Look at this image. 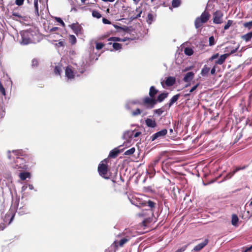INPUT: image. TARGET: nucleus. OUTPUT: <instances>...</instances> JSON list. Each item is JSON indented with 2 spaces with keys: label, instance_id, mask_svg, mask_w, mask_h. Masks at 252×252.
I'll use <instances>...</instances> for the list:
<instances>
[{
  "label": "nucleus",
  "instance_id": "obj_19",
  "mask_svg": "<svg viewBox=\"0 0 252 252\" xmlns=\"http://www.w3.org/2000/svg\"><path fill=\"white\" fill-rule=\"evenodd\" d=\"M168 93H163L159 94L158 95L157 98L156 99V103H157V102H161L163 101V100L164 99H165L168 96Z\"/></svg>",
  "mask_w": 252,
  "mask_h": 252
},
{
  "label": "nucleus",
  "instance_id": "obj_47",
  "mask_svg": "<svg viewBox=\"0 0 252 252\" xmlns=\"http://www.w3.org/2000/svg\"><path fill=\"white\" fill-rule=\"evenodd\" d=\"M55 19L56 20L57 22L60 23L62 26L63 27H65V24L63 22V21L62 20L61 18H59V17H56L55 18Z\"/></svg>",
  "mask_w": 252,
  "mask_h": 252
},
{
  "label": "nucleus",
  "instance_id": "obj_32",
  "mask_svg": "<svg viewBox=\"0 0 252 252\" xmlns=\"http://www.w3.org/2000/svg\"><path fill=\"white\" fill-rule=\"evenodd\" d=\"M135 151V148L133 147V148H131L130 149L126 151L125 152L124 154H125V155H126V156H130V155L133 154L134 153Z\"/></svg>",
  "mask_w": 252,
  "mask_h": 252
},
{
  "label": "nucleus",
  "instance_id": "obj_42",
  "mask_svg": "<svg viewBox=\"0 0 252 252\" xmlns=\"http://www.w3.org/2000/svg\"><path fill=\"white\" fill-rule=\"evenodd\" d=\"M215 44V39L213 36H211L209 38V45L210 46L214 45Z\"/></svg>",
  "mask_w": 252,
  "mask_h": 252
},
{
  "label": "nucleus",
  "instance_id": "obj_4",
  "mask_svg": "<svg viewBox=\"0 0 252 252\" xmlns=\"http://www.w3.org/2000/svg\"><path fill=\"white\" fill-rule=\"evenodd\" d=\"M108 160L105 159L102 160L98 165L97 171L99 174L104 178H109L108 175V168L107 165Z\"/></svg>",
  "mask_w": 252,
  "mask_h": 252
},
{
  "label": "nucleus",
  "instance_id": "obj_61",
  "mask_svg": "<svg viewBox=\"0 0 252 252\" xmlns=\"http://www.w3.org/2000/svg\"><path fill=\"white\" fill-rule=\"evenodd\" d=\"M4 202V199L2 195L0 194V204H3Z\"/></svg>",
  "mask_w": 252,
  "mask_h": 252
},
{
  "label": "nucleus",
  "instance_id": "obj_59",
  "mask_svg": "<svg viewBox=\"0 0 252 252\" xmlns=\"http://www.w3.org/2000/svg\"><path fill=\"white\" fill-rule=\"evenodd\" d=\"M215 71H216V66H214L211 70V74L212 75L214 74L215 73Z\"/></svg>",
  "mask_w": 252,
  "mask_h": 252
},
{
  "label": "nucleus",
  "instance_id": "obj_1",
  "mask_svg": "<svg viewBox=\"0 0 252 252\" xmlns=\"http://www.w3.org/2000/svg\"><path fill=\"white\" fill-rule=\"evenodd\" d=\"M32 158L29 155H24L22 157H17L13 167L19 171L26 170L28 168V163L31 161Z\"/></svg>",
  "mask_w": 252,
  "mask_h": 252
},
{
  "label": "nucleus",
  "instance_id": "obj_16",
  "mask_svg": "<svg viewBox=\"0 0 252 252\" xmlns=\"http://www.w3.org/2000/svg\"><path fill=\"white\" fill-rule=\"evenodd\" d=\"M194 75L192 72L187 73L183 78V81L185 82H190L193 79Z\"/></svg>",
  "mask_w": 252,
  "mask_h": 252
},
{
  "label": "nucleus",
  "instance_id": "obj_36",
  "mask_svg": "<svg viewBox=\"0 0 252 252\" xmlns=\"http://www.w3.org/2000/svg\"><path fill=\"white\" fill-rule=\"evenodd\" d=\"M92 15L94 17L96 18H100L101 17V14L96 10H93L92 12Z\"/></svg>",
  "mask_w": 252,
  "mask_h": 252
},
{
  "label": "nucleus",
  "instance_id": "obj_50",
  "mask_svg": "<svg viewBox=\"0 0 252 252\" xmlns=\"http://www.w3.org/2000/svg\"><path fill=\"white\" fill-rule=\"evenodd\" d=\"M12 16L16 17L18 18H22V15L19 13L17 12H13Z\"/></svg>",
  "mask_w": 252,
  "mask_h": 252
},
{
  "label": "nucleus",
  "instance_id": "obj_24",
  "mask_svg": "<svg viewBox=\"0 0 252 252\" xmlns=\"http://www.w3.org/2000/svg\"><path fill=\"white\" fill-rule=\"evenodd\" d=\"M210 71V68L206 65H205L201 70V74L203 76H205L208 75Z\"/></svg>",
  "mask_w": 252,
  "mask_h": 252
},
{
  "label": "nucleus",
  "instance_id": "obj_30",
  "mask_svg": "<svg viewBox=\"0 0 252 252\" xmlns=\"http://www.w3.org/2000/svg\"><path fill=\"white\" fill-rule=\"evenodd\" d=\"M154 21V15L152 13H149L147 16V22L151 24Z\"/></svg>",
  "mask_w": 252,
  "mask_h": 252
},
{
  "label": "nucleus",
  "instance_id": "obj_28",
  "mask_svg": "<svg viewBox=\"0 0 252 252\" xmlns=\"http://www.w3.org/2000/svg\"><path fill=\"white\" fill-rule=\"evenodd\" d=\"M69 42L72 44L74 45L76 43L77 40L76 37L74 35H70L69 36Z\"/></svg>",
  "mask_w": 252,
  "mask_h": 252
},
{
  "label": "nucleus",
  "instance_id": "obj_44",
  "mask_svg": "<svg viewBox=\"0 0 252 252\" xmlns=\"http://www.w3.org/2000/svg\"><path fill=\"white\" fill-rule=\"evenodd\" d=\"M104 44L100 42H97L96 44L95 47L97 50H100L104 47Z\"/></svg>",
  "mask_w": 252,
  "mask_h": 252
},
{
  "label": "nucleus",
  "instance_id": "obj_12",
  "mask_svg": "<svg viewBox=\"0 0 252 252\" xmlns=\"http://www.w3.org/2000/svg\"><path fill=\"white\" fill-rule=\"evenodd\" d=\"M65 73L66 76L68 79H73L74 78V74L73 70L72 69V67L70 66H68L66 67L65 70Z\"/></svg>",
  "mask_w": 252,
  "mask_h": 252
},
{
  "label": "nucleus",
  "instance_id": "obj_14",
  "mask_svg": "<svg viewBox=\"0 0 252 252\" xmlns=\"http://www.w3.org/2000/svg\"><path fill=\"white\" fill-rule=\"evenodd\" d=\"M208 239H205L204 241L195 246L193 250L195 251H199L202 250L208 243Z\"/></svg>",
  "mask_w": 252,
  "mask_h": 252
},
{
  "label": "nucleus",
  "instance_id": "obj_35",
  "mask_svg": "<svg viewBox=\"0 0 252 252\" xmlns=\"http://www.w3.org/2000/svg\"><path fill=\"white\" fill-rule=\"evenodd\" d=\"M122 45L118 43H113V47L115 50H119L122 48Z\"/></svg>",
  "mask_w": 252,
  "mask_h": 252
},
{
  "label": "nucleus",
  "instance_id": "obj_49",
  "mask_svg": "<svg viewBox=\"0 0 252 252\" xmlns=\"http://www.w3.org/2000/svg\"><path fill=\"white\" fill-rule=\"evenodd\" d=\"M136 11L138 12V14L136 16H135V17L132 18L133 19H137V18L140 17L141 16V13L142 12V10H139V8H137L136 9Z\"/></svg>",
  "mask_w": 252,
  "mask_h": 252
},
{
  "label": "nucleus",
  "instance_id": "obj_2",
  "mask_svg": "<svg viewBox=\"0 0 252 252\" xmlns=\"http://www.w3.org/2000/svg\"><path fill=\"white\" fill-rule=\"evenodd\" d=\"M21 35V43L23 45H27L30 43L35 42L34 36L36 35V33L32 30H25L21 31L20 32Z\"/></svg>",
  "mask_w": 252,
  "mask_h": 252
},
{
  "label": "nucleus",
  "instance_id": "obj_23",
  "mask_svg": "<svg viewBox=\"0 0 252 252\" xmlns=\"http://www.w3.org/2000/svg\"><path fill=\"white\" fill-rule=\"evenodd\" d=\"M30 177V173L29 172H22L19 174V177L22 181L25 180L27 178Z\"/></svg>",
  "mask_w": 252,
  "mask_h": 252
},
{
  "label": "nucleus",
  "instance_id": "obj_48",
  "mask_svg": "<svg viewBox=\"0 0 252 252\" xmlns=\"http://www.w3.org/2000/svg\"><path fill=\"white\" fill-rule=\"evenodd\" d=\"M219 56V53H216L214 55H213L210 58H209V61H212L213 60H215V59H216L217 58H218Z\"/></svg>",
  "mask_w": 252,
  "mask_h": 252
},
{
  "label": "nucleus",
  "instance_id": "obj_29",
  "mask_svg": "<svg viewBox=\"0 0 252 252\" xmlns=\"http://www.w3.org/2000/svg\"><path fill=\"white\" fill-rule=\"evenodd\" d=\"M108 40L113 41H126V39H121L118 37H112L109 38Z\"/></svg>",
  "mask_w": 252,
  "mask_h": 252
},
{
  "label": "nucleus",
  "instance_id": "obj_17",
  "mask_svg": "<svg viewBox=\"0 0 252 252\" xmlns=\"http://www.w3.org/2000/svg\"><path fill=\"white\" fill-rule=\"evenodd\" d=\"M145 123L147 126L150 127L154 128L157 126L155 120L149 118H148L145 120Z\"/></svg>",
  "mask_w": 252,
  "mask_h": 252
},
{
  "label": "nucleus",
  "instance_id": "obj_53",
  "mask_svg": "<svg viewBox=\"0 0 252 252\" xmlns=\"http://www.w3.org/2000/svg\"><path fill=\"white\" fill-rule=\"evenodd\" d=\"M199 84H197L196 85L194 86L190 90H189V93H192L193 92H194L196 89L199 86Z\"/></svg>",
  "mask_w": 252,
  "mask_h": 252
},
{
  "label": "nucleus",
  "instance_id": "obj_52",
  "mask_svg": "<svg viewBox=\"0 0 252 252\" xmlns=\"http://www.w3.org/2000/svg\"><path fill=\"white\" fill-rule=\"evenodd\" d=\"M23 2H24V0H15V3L18 6L22 5L23 4Z\"/></svg>",
  "mask_w": 252,
  "mask_h": 252
},
{
  "label": "nucleus",
  "instance_id": "obj_9",
  "mask_svg": "<svg viewBox=\"0 0 252 252\" xmlns=\"http://www.w3.org/2000/svg\"><path fill=\"white\" fill-rule=\"evenodd\" d=\"M69 26L76 35L81 33L82 27L78 23H73Z\"/></svg>",
  "mask_w": 252,
  "mask_h": 252
},
{
  "label": "nucleus",
  "instance_id": "obj_62",
  "mask_svg": "<svg viewBox=\"0 0 252 252\" xmlns=\"http://www.w3.org/2000/svg\"><path fill=\"white\" fill-rule=\"evenodd\" d=\"M137 215L139 217H141L144 216V215L143 213H139L137 214Z\"/></svg>",
  "mask_w": 252,
  "mask_h": 252
},
{
  "label": "nucleus",
  "instance_id": "obj_3",
  "mask_svg": "<svg viewBox=\"0 0 252 252\" xmlns=\"http://www.w3.org/2000/svg\"><path fill=\"white\" fill-rule=\"evenodd\" d=\"M211 15L209 12L206 10L203 11L199 17H197L194 21V26L196 29H198L206 23L210 18Z\"/></svg>",
  "mask_w": 252,
  "mask_h": 252
},
{
  "label": "nucleus",
  "instance_id": "obj_38",
  "mask_svg": "<svg viewBox=\"0 0 252 252\" xmlns=\"http://www.w3.org/2000/svg\"><path fill=\"white\" fill-rule=\"evenodd\" d=\"M141 112H142V111L140 109L137 108L135 110L131 112V114L133 116H136L139 115H140Z\"/></svg>",
  "mask_w": 252,
  "mask_h": 252
},
{
  "label": "nucleus",
  "instance_id": "obj_56",
  "mask_svg": "<svg viewBox=\"0 0 252 252\" xmlns=\"http://www.w3.org/2000/svg\"><path fill=\"white\" fill-rule=\"evenodd\" d=\"M239 48V46L237 47V48H235L234 49H233L232 50H231V51L229 53H227L228 54H229V56L231 54H233L234 53H235L237 51V50Z\"/></svg>",
  "mask_w": 252,
  "mask_h": 252
},
{
  "label": "nucleus",
  "instance_id": "obj_22",
  "mask_svg": "<svg viewBox=\"0 0 252 252\" xmlns=\"http://www.w3.org/2000/svg\"><path fill=\"white\" fill-rule=\"evenodd\" d=\"M252 38V32L242 36V39L246 42L250 41Z\"/></svg>",
  "mask_w": 252,
  "mask_h": 252
},
{
  "label": "nucleus",
  "instance_id": "obj_27",
  "mask_svg": "<svg viewBox=\"0 0 252 252\" xmlns=\"http://www.w3.org/2000/svg\"><path fill=\"white\" fill-rule=\"evenodd\" d=\"M184 53L186 55L191 56L193 54V51L191 48L186 47L185 48Z\"/></svg>",
  "mask_w": 252,
  "mask_h": 252
},
{
  "label": "nucleus",
  "instance_id": "obj_46",
  "mask_svg": "<svg viewBox=\"0 0 252 252\" xmlns=\"http://www.w3.org/2000/svg\"><path fill=\"white\" fill-rule=\"evenodd\" d=\"M164 111L161 109H158L154 110V113L158 114V115H161Z\"/></svg>",
  "mask_w": 252,
  "mask_h": 252
},
{
  "label": "nucleus",
  "instance_id": "obj_10",
  "mask_svg": "<svg viewBox=\"0 0 252 252\" xmlns=\"http://www.w3.org/2000/svg\"><path fill=\"white\" fill-rule=\"evenodd\" d=\"M167 133V130L166 129H163L157 132V133L153 134L152 136V140L154 141L157 138L163 137L165 136Z\"/></svg>",
  "mask_w": 252,
  "mask_h": 252
},
{
  "label": "nucleus",
  "instance_id": "obj_20",
  "mask_svg": "<svg viewBox=\"0 0 252 252\" xmlns=\"http://www.w3.org/2000/svg\"><path fill=\"white\" fill-rule=\"evenodd\" d=\"M119 153L120 151L119 150L117 149H113L110 151L109 155V157L112 158H115L118 156Z\"/></svg>",
  "mask_w": 252,
  "mask_h": 252
},
{
  "label": "nucleus",
  "instance_id": "obj_58",
  "mask_svg": "<svg viewBox=\"0 0 252 252\" xmlns=\"http://www.w3.org/2000/svg\"><path fill=\"white\" fill-rule=\"evenodd\" d=\"M131 103L132 104H141V103H140V102H139V100H138L132 101L131 102Z\"/></svg>",
  "mask_w": 252,
  "mask_h": 252
},
{
  "label": "nucleus",
  "instance_id": "obj_11",
  "mask_svg": "<svg viewBox=\"0 0 252 252\" xmlns=\"http://www.w3.org/2000/svg\"><path fill=\"white\" fill-rule=\"evenodd\" d=\"M246 168V166H243L242 167H236L235 169H234L232 171L228 173L224 177V180L229 179L231 178L238 171L240 170H243Z\"/></svg>",
  "mask_w": 252,
  "mask_h": 252
},
{
  "label": "nucleus",
  "instance_id": "obj_18",
  "mask_svg": "<svg viewBox=\"0 0 252 252\" xmlns=\"http://www.w3.org/2000/svg\"><path fill=\"white\" fill-rule=\"evenodd\" d=\"M158 92V90H157L155 86H151L150 88L149 95L151 97L155 98L156 95Z\"/></svg>",
  "mask_w": 252,
  "mask_h": 252
},
{
  "label": "nucleus",
  "instance_id": "obj_37",
  "mask_svg": "<svg viewBox=\"0 0 252 252\" xmlns=\"http://www.w3.org/2000/svg\"><path fill=\"white\" fill-rule=\"evenodd\" d=\"M39 65V61L37 59H33L32 61V65L33 67H37Z\"/></svg>",
  "mask_w": 252,
  "mask_h": 252
},
{
  "label": "nucleus",
  "instance_id": "obj_51",
  "mask_svg": "<svg viewBox=\"0 0 252 252\" xmlns=\"http://www.w3.org/2000/svg\"><path fill=\"white\" fill-rule=\"evenodd\" d=\"M56 45L58 47H63L64 46V42L63 41H60L58 43H56Z\"/></svg>",
  "mask_w": 252,
  "mask_h": 252
},
{
  "label": "nucleus",
  "instance_id": "obj_55",
  "mask_svg": "<svg viewBox=\"0 0 252 252\" xmlns=\"http://www.w3.org/2000/svg\"><path fill=\"white\" fill-rule=\"evenodd\" d=\"M141 134V132H139V131H137V132H133V137H137L138 136H139L140 134Z\"/></svg>",
  "mask_w": 252,
  "mask_h": 252
},
{
  "label": "nucleus",
  "instance_id": "obj_25",
  "mask_svg": "<svg viewBox=\"0 0 252 252\" xmlns=\"http://www.w3.org/2000/svg\"><path fill=\"white\" fill-rule=\"evenodd\" d=\"M239 219L238 216L235 215L233 214L232 216V220H231V223L234 226L237 225V223L238 222Z\"/></svg>",
  "mask_w": 252,
  "mask_h": 252
},
{
  "label": "nucleus",
  "instance_id": "obj_54",
  "mask_svg": "<svg viewBox=\"0 0 252 252\" xmlns=\"http://www.w3.org/2000/svg\"><path fill=\"white\" fill-rule=\"evenodd\" d=\"M102 22L105 24H111V22L105 18H103L102 19Z\"/></svg>",
  "mask_w": 252,
  "mask_h": 252
},
{
  "label": "nucleus",
  "instance_id": "obj_34",
  "mask_svg": "<svg viewBox=\"0 0 252 252\" xmlns=\"http://www.w3.org/2000/svg\"><path fill=\"white\" fill-rule=\"evenodd\" d=\"M38 0H34V7L35 8V13L37 16H39Z\"/></svg>",
  "mask_w": 252,
  "mask_h": 252
},
{
  "label": "nucleus",
  "instance_id": "obj_57",
  "mask_svg": "<svg viewBox=\"0 0 252 252\" xmlns=\"http://www.w3.org/2000/svg\"><path fill=\"white\" fill-rule=\"evenodd\" d=\"M20 211L19 212V214H23L26 213V210H25V208H23V207L22 208H20L19 209Z\"/></svg>",
  "mask_w": 252,
  "mask_h": 252
},
{
  "label": "nucleus",
  "instance_id": "obj_8",
  "mask_svg": "<svg viewBox=\"0 0 252 252\" xmlns=\"http://www.w3.org/2000/svg\"><path fill=\"white\" fill-rule=\"evenodd\" d=\"M129 241V239L126 238H124L120 241L116 240L112 244V246L115 249H117L119 247H122L124 244L126 243Z\"/></svg>",
  "mask_w": 252,
  "mask_h": 252
},
{
  "label": "nucleus",
  "instance_id": "obj_39",
  "mask_svg": "<svg viewBox=\"0 0 252 252\" xmlns=\"http://www.w3.org/2000/svg\"><path fill=\"white\" fill-rule=\"evenodd\" d=\"M151 221H152L151 219H150V218H146L142 221V224L143 226H146L148 224H149V223H150L151 222Z\"/></svg>",
  "mask_w": 252,
  "mask_h": 252
},
{
  "label": "nucleus",
  "instance_id": "obj_64",
  "mask_svg": "<svg viewBox=\"0 0 252 252\" xmlns=\"http://www.w3.org/2000/svg\"><path fill=\"white\" fill-rule=\"evenodd\" d=\"M251 249H252V247H250V248H247L245 250L243 251L242 252H247L248 251L251 250Z\"/></svg>",
  "mask_w": 252,
  "mask_h": 252
},
{
  "label": "nucleus",
  "instance_id": "obj_21",
  "mask_svg": "<svg viewBox=\"0 0 252 252\" xmlns=\"http://www.w3.org/2000/svg\"><path fill=\"white\" fill-rule=\"evenodd\" d=\"M180 95V94H177L174 95L171 98V99L170 100V101L168 103L169 107H171L173 104V103H174L175 102H176L178 100V99L179 98Z\"/></svg>",
  "mask_w": 252,
  "mask_h": 252
},
{
  "label": "nucleus",
  "instance_id": "obj_31",
  "mask_svg": "<svg viewBox=\"0 0 252 252\" xmlns=\"http://www.w3.org/2000/svg\"><path fill=\"white\" fill-rule=\"evenodd\" d=\"M243 26L247 28L249 30L252 29V20L248 22H245L243 24Z\"/></svg>",
  "mask_w": 252,
  "mask_h": 252
},
{
  "label": "nucleus",
  "instance_id": "obj_43",
  "mask_svg": "<svg viewBox=\"0 0 252 252\" xmlns=\"http://www.w3.org/2000/svg\"><path fill=\"white\" fill-rule=\"evenodd\" d=\"M188 247V245H185L182 247L181 248L177 250L175 252H184L186 251Z\"/></svg>",
  "mask_w": 252,
  "mask_h": 252
},
{
  "label": "nucleus",
  "instance_id": "obj_60",
  "mask_svg": "<svg viewBox=\"0 0 252 252\" xmlns=\"http://www.w3.org/2000/svg\"><path fill=\"white\" fill-rule=\"evenodd\" d=\"M59 29V28L58 27H53L52 28V29H51L50 30V32H55L56 31H57Z\"/></svg>",
  "mask_w": 252,
  "mask_h": 252
},
{
  "label": "nucleus",
  "instance_id": "obj_5",
  "mask_svg": "<svg viewBox=\"0 0 252 252\" xmlns=\"http://www.w3.org/2000/svg\"><path fill=\"white\" fill-rule=\"evenodd\" d=\"M155 98L146 96L143 99L142 105L146 106L147 108H153L156 104Z\"/></svg>",
  "mask_w": 252,
  "mask_h": 252
},
{
  "label": "nucleus",
  "instance_id": "obj_33",
  "mask_svg": "<svg viewBox=\"0 0 252 252\" xmlns=\"http://www.w3.org/2000/svg\"><path fill=\"white\" fill-rule=\"evenodd\" d=\"M181 4V0H172V6L173 7H177Z\"/></svg>",
  "mask_w": 252,
  "mask_h": 252
},
{
  "label": "nucleus",
  "instance_id": "obj_7",
  "mask_svg": "<svg viewBox=\"0 0 252 252\" xmlns=\"http://www.w3.org/2000/svg\"><path fill=\"white\" fill-rule=\"evenodd\" d=\"M223 14L220 10H217L213 14V22L215 24H220L222 23V17Z\"/></svg>",
  "mask_w": 252,
  "mask_h": 252
},
{
  "label": "nucleus",
  "instance_id": "obj_63",
  "mask_svg": "<svg viewBox=\"0 0 252 252\" xmlns=\"http://www.w3.org/2000/svg\"><path fill=\"white\" fill-rule=\"evenodd\" d=\"M251 249H252V247H250V248H247L245 250L243 251L242 252H247L248 251L251 250Z\"/></svg>",
  "mask_w": 252,
  "mask_h": 252
},
{
  "label": "nucleus",
  "instance_id": "obj_6",
  "mask_svg": "<svg viewBox=\"0 0 252 252\" xmlns=\"http://www.w3.org/2000/svg\"><path fill=\"white\" fill-rule=\"evenodd\" d=\"M19 202V199H17L14 201V202H12V203L10 209L9 210V213L11 214V217L9 222H10L12 220L14 217L15 213L16 212L18 209Z\"/></svg>",
  "mask_w": 252,
  "mask_h": 252
},
{
  "label": "nucleus",
  "instance_id": "obj_40",
  "mask_svg": "<svg viewBox=\"0 0 252 252\" xmlns=\"http://www.w3.org/2000/svg\"><path fill=\"white\" fill-rule=\"evenodd\" d=\"M54 72L56 75H60L61 72V67L59 66H56L54 68Z\"/></svg>",
  "mask_w": 252,
  "mask_h": 252
},
{
  "label": "nucleus",
  "instance_id": "obj_13",
  "mask_svg": "<svg viewBox=\"0 0 252 252\" xmlns=\"http://www.w3.org/2000/svg\"><path fill=\"white\" fill-rule=\"evenodd\" d=\"M229 56V54H223V55H221L219 59L216 61L215 63V64H219V65H221L222 64H223L224 62L225 61L226 58L227 57H228Z\"/></svg>",
  "mask_w": 252,
  "mask_h": 252
},
{
  "label": "nucleus",
  "instance_id": "obj_41",
  "mask_svg": "<svg viewBox=\"0 0 252 252\" xmlns=\"http://www.w3.org/2000/svg\"><path fill=\"white\" fill-rule=\"evenodd\" d=\"M233 23V21L229 20L227 21V24L224 27V30H227L231 26Z\"/></svg>",
  "mask_w": 252,
  "mask_h": 252
},
{
  "label": "nucleus",
  "instance_id": "obj_45",
  "mask_svg": "<svg viewBox=\"0 0 252 252\" xmlns=\"http://www.w3.org/2000/svg\"><path fill=\"white\" fill-rule=\"evenodd\" d=\"M148 203V205L151 208H155V205H156V203L151 201V200H149L147 202Z\"/></svg>",
  "mask_w": 252,
  "mask_h": 252
},
{
  "label": "nucleus",
  "instance_id": "obj_15",
  "mask_svg": "<svg viewBox=\"0 0 252 252\" xmlns=\"http://www.w3.org/2000/svg\"><path fill=\"white\" fill-rule=\"evenodd\" d=\"M176 79L174 77H168L166 78L165 83L168 87L172 86L175 83Z\"/></svg>",
  "mask_w": 252,
  "mask_h": 252
},
{
  "label": "nucleus",
  "instance_id": "obj_26",
  "mask_svg": "<svg viewBox=\"0 0 252 252\" xmlns=\"http://www.w3.org/2000/svg\"><path fill=\"white\" fill-rule=\"evenodd\" d=\"M12 153L16 156L24 157L26 154H24L23 151L22 150H13Z\"/></svg>",
  "mask_w": 252,
  "mask_h": 252
}]
</instances>
